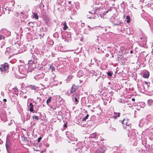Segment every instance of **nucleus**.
I'll list each match as a JSON object with an SVG mask.
<instances>
[{"mask_svg":"<svg viewBox=\"0 0 153 153\" xmlns=\"http://www.w3.org/2000/svg\"><path fill=\"white\" fill-rule=\"evenodd\" d=\"M85 141L84 142H79L77 144L76 147L78 149H81L82 150L87 151L88 149V146L86 145Z\"/></svg>","mask_w":153,"mask_h":153,"instance_id":"nucleus-1","label":"nucleus"},{"mask_svg":"<svg viewBox=\"0 0 153 153\" xmlns=\"http://www.w3.org/2000/svg\"><path fill=\"white\" fill-rule=\"evenodd\" d=\"M79 87V85H73L71 88L70 91V94L71 95H74V94L76 95V94H77L78 93L76 91L78 88Z\"/></svg>","mask_w":153,"mask_h":153,"instance_id":"nucleus-2","label":"nucleus"},{"mask_svg":"<svg viewBox=\"0 0 153 153\" xmlns=\"http://www.w3.org/2000/svg\"><path fill=\"white\" fill-rule=\"evenodd\" d=\"M106 150L105 147L103 145H100L97 148L95 153H104Z\"/></svg>","mask_w":153,"mask_h":153,"instance_id":"nucleus-3","label":"nucleus"},{"mask_svg":"<svg viewBox=\"0 0 153 153\" xmlns=\"http://www.w3.org/2000/svg\"><path fill=\"white\" fill-rule=\"evenodd\" d=\"M0 68V70L1 72H6L8 70L9 65L7 63H5L3 64H2Z\"/></svg>","mask_w":153,"mask_h":153,"instance_id":"nucleus-4","label":"nucleus"},{"mask_svg":"<svg viewBox=\"0 0 153 153\" xmlns=\"http://www.w3.org/2000/svg\"><path fill=\"white\" fill-rule=\"evenodd\" d=\"M128 121V119H124L122 121V123L123 124V126L124 127H125V126H129L130 124V123Z\"/></svg>","mask_w":153,"mask_h":153,"instance_id":"nucleus-5","label":"nucleus"},{"mask_svg":"<svg viewBox=\"0 0 153 153\" xmlns=\"http://www.w3.org/2000/svg\"><path fill=\"white\" fill-rule=\"evenodd\" d=\"M78 95V94H76V95L74 94V95H71L73 96V100H74V102L76 104H77L78 103V99H79V97Z\"/></svg>","mask_w":153,"mask_h":153,"instance_id":"nucleus-6","label":"nucleus"},{"mask_svg":"<svg viewBox=\"0 0 153 153\" xmlns=\"http://www.w3.org/2000/svg\"><path fill=\"white\" fill-rule=\"evenodd\" d=\"M66 134L67 137L70 140L72 139L74 137V135L68 131L66 132Z\"/></svg>","mask_w":153,"mask_h":153,"instance_id":"nucleus-7","label":"nucleus"},{"mask_svg":"<svg viewBox=\"0 0 153 153\" xmlns=\"http://www.w3.org/2000/svg\"><path fill=\"white\" fill-rule=\"evenodd\" d=\"M10 145V141L8 140L7 139L6 141V148L7 150V151H9V147Z\"/></svg>","mask_w":153,"mask_h":153,"instance_id":"nucleus-8","label":"nucleus"},{"mask_svg":"<svg viewBox=\"0 0 153 153\" xmlns=\"http://www.w3.org/2000/svg\"><path fill=\"white\" fill-rule=\"evenodd\" d=\"M146 120L149 122H153V117L151 115L148 116L146 117Z\"/></svg>","mask_w":153,"mask_h":153,"instance_id":"nucleus-9","label":"nucleus"},{"mask_svg":"<svg viewBox=\"0 0 153 153\" xmlns=\"http://www.w3.org/2000/svg\"><path fill=\"white\" fill-rule=\"evenodd\" d=\"M29 106H30L29 109L30 112L33 113H34L35 110L33 109V105L32 103H30L29 104Z\"/></svg>","mask_w":153,"mask_h":153,"instance_id":"nucleus-10","label":"nucleus"},{"mask_svg":"<svg viewBox=\"0 0 153 153\" xmlns=\"http://www.w3.org/2000/svg\"><path fill=\"white\" fill-rule=\"evenodd\" d=\"M49 69L51 71L53 74H54V73L53 72V71L55 72V69L54 67L53 66V64H52L50 65Z\"/></svg>","mask_w":153,"mask_h":153,"instance_id":"nucleus-11","label":"nucleus"},{"mask_svg":"<svg viewBox=\"0 0 153 153\" xmlns=\"http://www.w3.org/2000/svg\"><path fill=\"white\" fill-rule=\"evenodd\" d=\"M27 87L30 88L32 90H35L36 89V87L35 85H29L27 86Z\"/></svg>","mask_w":153,"mask_h":153,"instance_id":"nucleus-12","label":"nucleus"},{"mask_svg":"<svg viewBox=\"0 0 153 153\" xmlns=\"http://www.w3.org/2000/svg\"><path fill=\"white\" fill-rule=\"evenodd\" d=\"M97 134L96 133H93L90 135L89 136V138H96Z\"/></svg>","mask_w":153,"mask_h":153,"instance_id":"nucleus-13","label":"nucleus"},{"mask_svg":"<svg viewBox=\"0 0 153 153\" xmlns=\"http://www.w3.org/2000/svg\"><path fill=\"white\" fill-rule=\"evenodd\" d=\"M149 72L146 71L143 74V76H149Z\"/></svg>","mask_w":153,"mask_h":153,"instance_id":"nucleus-14","label":"nucleus"},{"mask_svg":"<svg viewBox=\"0 0 153 153\" xmlns=\"http://www.w3.org/2000/svg\"><path fill=\"white\" fill-rule=\"evenodd\" d=\"M153 103V100L151 99H149L148 101V104L149 106H151L152 105Z\"/></svg>","mask_w":153,"mask_h":153,"instance_id":"nucleus-15","label":"nucleus"},{"mask_svg":"<svg viewBox=\"0 0 153 153\" xmlns=\"http://www.w3.org/2000/svg\"><path fill=\"white\" fill-rule=\"evenodd\" d=\"M32 118L35 121L36 120H38L39 119V117L38 116L33 115L32 116Z\"/></svg>","mask_w":153,"mask_h":153,"instance_id":"nucleus-16","label":"nucleus"},{"mask_svg":"<svg viewBox=\"0 0 153 153\" xmlns=\"http://www.w3.org/2000/svg\"><path fill=\"white\" fill-rule=\"evenodd\" d=\"M63 25L64 26V27H63V30H66L68 28V27L66 23L65 22L63 24Z\"/></svg>","mask_w":153,"mask_h":153,"instance_id":"nucleus-17","label":"nucleus"},{"mask_svg":"<svg viewBox=\"0 0 153 153\" xmlns=\"http://www.w3.org/2000/svg\"><path fill=\"white\" fill-rule=\"evenodd\" d=\"M94 13H99V11L100 10V9L99 7H96L94 9Z\"/></svg>","mask_w":153,"mask_h":153,"instance_id":"nucleus-18","label":"nucleus"},{"mask_svg":"<svg viewBox=\"0 0 153 153\" xmlns=\"http://www.w3.org/2000/svg\"><path fill=\"white\" fill-rule=\"evenodd\" d=\"M30 118V114L29 113H27L26 116V119L27 120H28Z\"/></svg>","mask_w":153,"mask_h":153,"instance_id":"nucleus-19","label":"nucleus"},{"mask_svg":"<svg viewBox=\"0 0 153 153\" xmlns=\"http://www.w3.org/2000/svg\"><path fill=\"white\" fill-rule=\"evenodd\" d=\"M126 19H127V22L129 23L130 22V18L129 16H126Z\"/></svg>","mask_w":153,"mask_h":153,"instance_id":"nucleus-20","label":"nucleus"},{"mask_svg":"<svg viewBox=\"0 0 153 153\" xmlns=\"http://www.w3.org/2000/svg\"><path fill=\"white\" fill-rule=\"evenodd\" d=\"M51 97H50L48 98L47 100L46 103L48 105L49 103H50L51 101Z\"/></svg>","mask_w":153,"mask_h":153,"instance_id":"nucleus-21","label":"nucleus"},{"mask_svg":"<svg viewBox=\"0 0 153 153\" xmlns=\"http://www.w3.org/2000/svg\"><path fill=\"white\" fill-rule=\"evenodd\" d=\"M89 116L88 114H87V115L85 117H84V118H82V121H85L86 120H87V118H88Z\"/></svg>","mask_w":153,"mask_h":153,"instance_id":"nucleus-22","label":"nucleus"},{"mask_svg":"<svg viewBox=\"0 0 153 153\" xmlns=\"http://www.w3.org/2000/svg\"><path fill=\"white\" fill-rule=\"evenodd\" d=\"M34 15V18H35L36 19H38L39 18L37 14L36 13H33Z\"/></svg>","mask_w":153,"mask_h":153,"instance_id":"nucleus-23","label":"nucleus"},{"mask_svg":"<svg viewBox=\"0 0 153 153\" xmlns=\"http://www.w3.org/2000/svg\"><path fill=\"white\" fill-rule=\"evenodd\" d=\"M72 77H67V78L65 79L66 82L68 83L69 80L72 79Z\"/></svg>","mask_w":153,"mask_h":153,"instance_id":"nucleus-24","label":"nucleus"},{"mask_svg":"<svg viewBox=\"0 0 153 153\" xmlns=\"http://www.w3.org/2000/svg\"><path fill=\"white\" fill-rule=\"evenodd\" d=\"M5 38V37L4 36L1 35L0 34V40H1L2 39H4Z\"/></svg>","mask_w":153,"mask_h":153,"instance_id":"nucleus-25","label":"nucleus"},{"mask_svg":"<svg viewBox=\"0 0 153 153\" xmlns=\"http://www.w3.org/2000/svg\"><path fill=\"white\" fill-rule=\"evenodd\" d=\"M107 74L109 76H111L112 75V74L111 72H109L107 73Z\"/></svg>","mask_w":153,"mask_h":153,"instance_id":"nucleus-26","label":"nucleus"},{"mask_svg":"<svg viewBox=\"0 0 153 153\" xmlns=\"http://www.w3.org/2000/svg\"><path fill=\"white\" fill-rule=\"evenodd\" d=\"M111 130L112 131H113V132H116V129L115 128H112L111 129Z\"/></svg>","mask_w":153,"mask_h":153,"instance_id":"nucleus-27","label":"nucleus"},{"mask_svg":"<svg viewBox=\"0 0 153 153\" xmlns=\"http://www.w3.org/2000/svg\"><path fill=\"white\" fill-rule=\"evenodd\" d=\"M42 138L41 137H39L38 139V142H39L41 140Z\"/></svg>","mask_w":153,"mask_h":153,"instance_id":"nucleus-28","label":"nucleus"},{"mask_svg":"<svg viewBox=\"0 0 153 153\" xmlns=\"http://www.w3.org/2000/svg\"><path fill=\"white\" fill-rule=\"evenodd\" d=\"M3 143V141H2V140L0 139V144H2Z\"/></svg>","mask_w":153,"mask_h":153,"instance_id":"nucleus-29","label":"nucleus"},{"mask_svg":"<svg viewBox=\"0 0 153 153\" xmlns=\"http://www.w3.org/2000/svg\"><path fill=\"white\" fill-rule=\"evenodd\" d=\"M121 102L123 103H125L126 102L124 100H121Z\"/></svg>","mask_w":153,"mask_h":153,"instance_id":"nucleus-30","label":"nucleus"},{"mask_svg":"<svg viewBox=\"0 0 153 153\" xmlns=\"http://www.w3.org/2000/svg\"><path fill=\"white\" fill-rule=\"evenodd\" d=\"M117 117H119L120 116V113H117Z\"/></svg>","mask_w":153,"mask_h":153,"instance_id":"nucleus-31","label":"nucleus"},{"mask_svg":"<svg viewBox=\"0 0 153 153\" xmlns=\"http://www.w3.org/2000/svg\"><path fill=\"white\" fill-rule=\"evenodd\" d=\"M30 62H32L33 63V61H32V60H30V61H29L28 64H30Z\"/></svg>","mask_w":153,"mask_h":153,"instance_id":"nucleus-32","label":"nucleus"},{"mask_svg":"<svg viewBox=\"0 0 153 153\" xmlns=\"http://www.w3.org/2000/svg\"><path fill=\"white\" fill-rule=\"evenodd\" d=\"M3 101H4V102H6L7 101V100L5 99H4L3 100Z\"/></svg>","mask_w":153,"mask_h":153,"instance_id":"nucleus-33","label":"nucleus"},{"mask_svg":"<svg viewBox=\"0 0 153 153\" xmlns=\"http://www.w3.org/2000/svg\"><path fill=\"white\" fill-rule=\"evenodd\" d=\"M45 21L46 22H48V19H45Z\"/></svg>","mask_w":153,"mask_h":153,"instance_id":"nucleus-34","label":"nucleus"},{"mask_svg":"<svg viewBox=\"0 0 153 153\" xmlns=\"http://www.w3.org/2000/svg\"><path fill=\"white\" fill-rule=\"evenodd\" d=\"M117 118V116L116 115H114L113 117V118L114 119H116Z\"/></svg>","mask_w":153,"mask_h":153,"instance_id":"nucleus-35","label":"nucleus"},{"mask_svg":"<svg viewBox=\"0 0 153 153\" xmlns=\"http://www.w3.org/2000/svg\"><path fill=\"white\" fill-rule=\"evenodd\" d=\"M135 100L134 98H132V100L133 101H135Z\"/></svg>","mask_w":153,"mask_h":153,"instance_id":"nucleus-36","label":"nucleus"},{"mask_svg":"<svg viewBox=\"0 0 153 153\" xmlns=\"http://www.w3.org/2000/svg\"><path fill=\"white\" fill-rule=\"evenodd\" d=\"M117 113H116V112L114 113V114L116 116L117 115Z\"/></svg>","mask_w":153,"mask_h":153,"instance_id":"nucleus-37","label":"nucleus"},{"mask_svg":"<svg viewBox=\"0 0 153 153\" xmlns=\"http://www.w3.org/2000/svg\"><path fill=\"white\" fill-rule=\"evenodd\" d=\"M45 81H47L48 80V78H45Z\"/></svg>","mask_w":153,"mask_h":153,"instance_id":"nucleus-38","label":"nucleus"},{"mask_svg":"<svg viewBox=\"0 0 153 153\" xmlns=\"http://www.w3.org/2000/svg\"><path fill=\"white\" fill-rule=\"evenodd\" d=\"M80 83H82L83 82V80H81V79L79 80Z\"/></svg>","mask_w":153,"mask_h":153,"instance_id":"nucleus-39","label":"nucleus"},{"mask_svg":"<svg viewBox=\"0 0 153 153\" xmlns=\"http://www.w3.org/2000/svg\"><path fill=\"white\" fill-rule=\"evenodd\" d=\"M145 82V84H146V85H147V82Z\"/></svg>","mask_w":153,"mask_h":153,"instance_id":"nucleus-40","label":"nucleus"},{"mask_svg":"<svg viewBox=\"0 0 153 153\" xmlns=\"http://www.w3.org/2000/svg\"><path fill=\"white\" fill-rule=\"evenodd\" d=\"M108 11L105 12V14H106L108 12Z\"/></svg>","mask_w":153,"mask_h":153,"instance_id":"nucleus-41","label":"nucleus"},{"mask_svg":"<svg viewBox=\"0 0 153 153\" xmlns=\"http://www.w3.org/2000/svg\"><path fill=\"white\" fill-rule=\"evenodd\" d=\"M34 79H35L36 80H37V79L36 78V77H34Z\"/></svg>","mask_w":153,"mask_h":153,"instance_id":"nucleus-42","label":"nucleus"},{"mask_svg":"<svg viewBox=\"0 0 153 153\" xmlns=\"http://www.w3.org/2000/svg\"><path fill=\"white\" fill-rule=\"evenodd\" d=\"M105 12H104L103 13V14H105Z\"/></svg>","mask_w":153,"mask_h":153,"instance_id":"nucleus-43","label":"nucleus"},{"mask_svg":"<svg viewBox=\"0 0 153 153\" xmlns=\"http://www.w3.org/2000/svg\"><path fill=\"white\" fill-rule=\"evenodd\" d=\"M130 53H132V51H130Z\"/></svg>","mask_w":153,"mask_h":153,"instance_id":"nucleus-44","label":"nucleus"},{"mask_svg":"<svg viewBox=\"0 0 153 153\" xmlns=\"http://www.w3.org/2000/svg\"><path fill=\"white\" fill-rule=\"evenodd\" d=\"M140 39H143L142 37H141V38H140Z\"/></svg>","mask_w":153,"mask_h":153,"instance_id":"nucleus-45","label":"nucleus"},{"mask_svg":"<svg viewBox=\"0 0 153 153\" xmlns=\"http://www.w3.org/2000/svg\"><path fill=\"white\" fill-rule=\"evenodd\" d=\"M21 14H23V13L22 12H21Z\"/></svg>","mask_w":153,"mask_h":153,"instance_id":"nucleus-46","label":"nucleus"},{"mask_svg":"<svg viewBox=\"0 0 153 153\" xmlns=\"http://www.w3.org/2000/svg\"><path fill=\"white\" fill-rule=\"evenodd\" d=\"M145 78H148V77H145Z\"/></svg>","mask_w":153,"mask_h":153,"instance_id":"nucleus-47","label":"nucleus"},{"mask_svg":"<svg viewBox=\"0 0 153 153\" xmlns=\"http://www.w3.org/2000/svg\"><path fill=\"white\" fill-rule=\"evenodd\" d=\"M134 79L135 80V78L134 77Z\"/></svg>","mask_w":153,"mask_h":153,"instance_id":"nucleus-48","label":"nucleus"},{"mask_svg":"<svg viewBox=\"0 0 153 153\" xmlns=\"http://www.w3.org/2000/svg\"><path fill=\"white\" fill-rule=\"evenodd\" d=\"M97 79H96V81H97Z\"/></svg>","mask_w":153,"mask_h":153,"instance_id":"nucleus-49","label":"nucleus"}]
</instances>
